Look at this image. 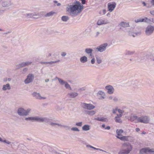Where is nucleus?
Returning <instances> with one entry per match:
<instances>
[{
  "label": "nucleus",
  "mask_w": 154,
  "mask_h": 154,
  "mask_svg": "<svg viewBox=\"0 0 154 154\" xmlns=\"http://www.w3.org/2000/svg\"><path fill=\"white\" fill-rule=\"evenodd\" d=\"M56 123L52 122L51 121L50 125L52 126L56 127Z\"/></svg>",
  "instance_id": "nucleus-54"
},
{
  "label": "nucleus",
  "mask_w": 154,
  "mask_h": 154,
  "mask_svg": "<svg viewBox=\"0 0 154 154\" xmlns=\"http://www.w3.org/2000/svg\"><path fill=\"white\" fill-rule=\"evenodd\" d=\"M55 13L53 11H51L49 13H47L45 14V17H50L53 16Z\"/></svg>",
  "instance_id": "nucleus-25"
},
{
  "label": "nucleus",
  "mask_w": 154,
  "mask_h": 154,
  "mask_svg": "<svg viewBox=\"0 0 154 154\" xmlns=\"http://www.w3.org/2000/svg\"><path fill=\"white\" fill-rule=\"evenodd\" d=\"M130 35H132L133 37H134L136 35H139L140 34V32H131L129 33Z\"/></svg>",
  "instance_id": "nucleus-33"
},
{
  "label": "nucleus",
  "mask_w": 154,
  "mask_h": 154,
  "mask_svg": "<svg viewBox=\"0 0 154 154\" xmlns=\"http://www.w3.org/2000/svg\"><path fill=\"white\" fill-rule=\"evenodd\" d=\"M34 78V75L32 74H29L27 76L26 79L25 80V84H28L32 82Z\"/></svg>",
  "instance_id": "nucleus-8"
},
{
  "label": "nucleus",
  "mask_w": 154,
  "mask_h": 154,
  "mask_svg": "<svg viewBox=\"0 0 154 154\" xmlns=\"http://www.w3.org/2000/svg\"><path fill=\"white\" fill-rule=\"evenodd\" d=\"M69 20V17L67 16H63L61 17V20L63 21L66 22Z\"/></svg>",
  "instance_id": "nucleus-34"
},
{
  "label": "nucleus",
  "mask_w": 154,
  "mask_h": 154,
  "mask_svg": "<svg viewBox=\"0 0 154 154\" xmlns=\"http://www.w3.org/2000/svg\"><path fill=\"white\" fill-rule=\"evenodd\" d=\"M61 126H62V125L60 124H58L57 123H56V127H58L61 128Z\"/></svg>",
  "instance_id": "nucleus-56"
},
{
  "label": "nucleus",
  "mask_w": 154,
  "mask_h": 154,
  "mask_svg": "<svg viewBox=\"0 0 154 154\" xmlns=\"http://www.w3.org/2000/svg\"><path fill=\"white\" fill-rule=\"evenodd\" d=\"M145 20L144 22H147L148 23H150V22H152V18L150 19H148L147 17H145L144 18H143Z\"/></svg>",
  "instance_id": "nucleus-45"
},
{
  "label": "nucleus",
  "mask_w": 154,
  "mask_h": 154,
  "mask_svg": "<svg viewBox=\"0 0 154 154\" xmlns=\"http://www.w3.org/2000/svg\"><path fill=\"white\" fill-rule=\"evenodd\" d=\"M114 97L112 96H110L109 97V100H113V97Z\"/></svg>",
  "instance_id": "nucleus-62"
},
{
  "label": "nucleus",
  "mask_w": 154,
  "mask_h": 154,
  "mask_svg": "<svg viewBox=\"0 0 154 154\" xmlns=\"http://www.w3.org/2000/svg\"><path fill=\"white\" fill-rule=\"evenodd\" d=\"M71 130L72 131H79L80 130L77 127H72L71 128Z\"/></svg>",
  "instance_id": "nucleus-44"
},
{
  "label": "nucleus",
  "mask_w": 154,
  "mask_h": 154,
  "mask_svg": "<svg viewBox=\"0 0 154 154\" xmlns=\"http://www.w3.org/2000/svg\"><path fill=\"white\" fill-rule=\"evenodd\" d=\"M33 18H38L39 17V13H34L33 15Z\"/></svg>",
  "instance_id": "nucleus-38"
},
{
  "label": "nucleus",
  "mask_w": 154,
  "mask_h": 154,
  "mask_svg": "<svg viewBox=\"0 0 154 154\" xmlns=\"http://www.w3.org/2000/svg\"><path fill=\"white\" fill-rule=\"evenodd\" d=\"M32 109L30 108H28L26 110L22 107H19L17 110V113L20 116H26L29 115L31 112Z\"/></svg>",
  "instance_id": "nucleus-3"
},
{
  "label": "nucleus",
  "mask_w": 154,
  "mask_h": 154,
  "mask_svg": "<svg viewBox=\"0 0 154 154\" xmlns=\"http://www.w3.org/2000/svg\"><path fill=\"white\" fill-rule=\"evenodd\" d=\"M132 149V146L129 143H123L118 154H129Z\"/></svg>",
  "instance_id": "nucleus-2"
},
{
  "label": "nucleus",
  "mask_w": 154,
  "mask_h": 154,
  "mask_svg": "<svg viewBox=\"0 0 154 154\" xmlns=\"http://www.w3.org/2000/svg\"><path fill=\"white\" fill-rule=\"evenodd\" d=\"M138 118V117L137 116H131L130 117L129 120L131 122H133L136 119L137 120V119Z\"/></svg>",
  "instance_id": "nucleus-31"
},
{
  "label": "nucleus",
  "mask_w": 154,
  "mask_h": 154,
  "mask_svg": "<svg viewBox=\"0 0 154 154\" xmlns=\"http://www.w3.org/2000/svg\"><path fill=\"white\" fill-rule=\"evenodd\" d=\"M81 105L82 108L88 110H92L95 108V106L91 103H81Z\"/></svg>",
  "instance_id": "nucleus-5"
},
{
  "label": "nucleus",
  "mask_w": 154,
  "mask_h": 154,
  "mask_svg": "<svg viewBox=\"0 0 154 154\" xmlns=\"http://www.w3.org/2000/svg\"><path fill=\"white\" fill-rule=\"evenodd\" d=\"M78 93L75 92H71L68 94L67 96L72 98H74L78 95Z\"/></svg>",
  "instance_id": "nucleus-15"
},
{
  "label": "nucleus",
  "mask_w": 154,
  "mask_h": 154,
  "mask_svg": "<svg viewBox=\"0 0 154 154\" xmlns=\"http://www.w3.org/2000/svg\"><path fill=\"white\" fill-rule=\"evenodd\" d=\"M86 113L90 116H93L94 115L96 112L94 110H92V111H86Z\"/></svg>",
  "instance_id": "nucleus-28"
},
{
  "label": "nucleus",
  "mask_w": 154,
  "mask_h": 154,
  "mask_svg": "<svg viewBox=\"0 0 154 154\" xmlns=\"http://www.w3.org/2000/svg\"><path fill=\"white\" fill-rule=\"evenodd\" d=\"M58 80L59 81V83L61 85H63L65 84V83H66V82H65L63 80L61 79H58Z\"/></svg>",
  "instance_id": "nucleus-39"
},
{
  "label": "nucleus",
  "mask_w": 154,
  "mask_h": 154,
  "mask_svg": "<svg viewBox=\"0 0 154 154\" xmlns=\"http://www.w3.org/2000/svg\"><path fill=\"white\" fill-rule=\"evenodd\" d=\"M66 53L65 52H62L61 53V55L62 57H64L66 55Z\"/></svg>",
  "instance_id": "nucleus-59"
},
{
  "label": "nucleus",
  "mask_w": 154,
  "mask_h": 154,
  "mask_svg": "<svg viewBox=\"0 0 154 154\" xmlns=\"http://www.w3.org/2000/svg\"><path fill=\"white\" fill-rule=\"evenodd\" d=\"M95 60L94 58L92 59L91 61V62L92 64H93L95 63Z\"/></svg>",
  "instance_id": "nucleus-60"
},
{
  "label": "nucleus",
  "mask_w": 154,
  "mask_h": 154,
  "mask_svg": "<svg viewBox=\"0 0 154 154\" xmlns=\"http://www.w3.org/2000/svg\"><path fill=\"white\" fill-rule=\"evenodd\" d=\"M121 26L123 27H126L129 26V24L128 23H126L125 22H122L120 24Z\"/></svg>",
  "instance_id": "nucleus-26"
},
{
  "label": "nucleus",
  "mask_w": 154,
  "mask_h": 154,
  "mask_svg": "<svg viewBox=\"0 0 154 154\" xmlns=\"http://www.w3.org/2000/svg\"><path fill=\"white\" fill-rule=\"evenodd\" d=\"M109 23L108 20L106 19L103 20L102 19L99 20L97 22L98 25H100L102 24H104Z\"/></svg>",
  "instance_id": "nucleus-13"
},
{
  "label": "nucleus",
  "mask_w": 154,
  "mask_h": 154,
  "mask_svg": "<svg viewBox=\"0 0 154 154\" xmlns=\"http://www.w3.org/2000/svg\"><path fill=\"white\" fill-rule=\"evenodd\" d=\"M147 57V56H146L141 57H140V60L139 61L140 62H143L145 61L146 60Z\"/></svg>",
  "instance_id": "nucleus-36"
},
{
  "label": "nucleus",
  "mask_w": 154,
  "mask_h": 154,
  "mask_svg": "<svg viewBox=\"0 0 154 154\" xmlns=\"http://www.w3.org/2000/svg\"><path fill=\"white\" fill-rule=\"evenodd\" d=\"M81 1L82 4L83 5L85 4L86 1V0H80Z\"/></svg>",
  "instance_id": "nucleus-57"
},
{
  "label": "nucleus",
  "mask_w": 154,
  "mask_h": 154,
  "mask_svg": "<svg viewBox=\"0 0 154 154\" xmlns=\"http://www.w3.org/2000/svg\"><path fill=\"white\" fill-rule=\"evenodd\" d=\"M117 110L119 113V114H118V115L119 116H122L123 113L124 112V111L119 109H118Z\"/></svg>",
  "instance_id": "nucleus-40"
},
{
  "label": "nucleus",
  "mask_w": 154,
  "mask_h": 154,
  "mask_svg": "<svg viewBox=\"0 0 154 154\" xmlns=\"http://www.w3.org/2000/svg\"><path fill=\"white\" fill-rule=\"evenodd\" d=\"M118 100V98L116 97H113V100L115 102H117Z\"/></svg>",
  "instance_id": "nucleus-55"
},
{
  "label": "nucleus",
  "mask_w": 154,
  "mask_h": 154,
  "mask_svg": "<svg viewBox=\"0 0 154 154\" xmlns=\"http://www.w3.org/2000/svg\"><path fill=\"white\" fill-rule=\"evenodd\" d=\"M32 63V61H26L21 63L19 65L20 67H22L30 65Z\"/></svg>",
  "instance_id": "nucleus-14"
},
{
  "label": "nucleus",
  "mask_w": 154,
  "mask_h": 154,
  "mask_svg": "<svg viewBox=\"0 0 154 154\" xmlns=\"http://www.w3.org/2000/svg\"><path fill=\"white\" fill-rule=\"evenodd\" d=\"M149 120L148 116H143L137 119V122L146 124L149 123Z\"/></svg>",
  "instance_id": "nucleus-6"
},
{
  "label": "nucleus",
  "mask_w": 154,
  "mask_h": 154,
  "mask_svg": "<svg viewBox=\"0 0 154 154\" xmlns=\"http://www.w3.org/2000/svg\"><path fill=\"white\" fill-rule=\"evenodd\" d=\"M32 95L33 97L37 99L41 100L45 99H46L45 97H41V95L39 93H37L36 92L33 93L32 94Z\"/></svg>",
  "instance_id": "nucleus-11"
},
{
  "label": "nucleus",
  "mask_w": 154,
  "mask_h": 154,
  "mask_svg": "<svg viewBox=\"0 0 154 154\" xmlns=\"http://www.w3.org/2000/svg\"><path fill=\"white\" fill-rule=\"evenodd\" d=\"M64 84L65 86L66 89H69L70 90H72V88L70 87V85L67 82H66Z\"/></svg>",
  "instance_id": "nucleus-37"
},
{
  "label": "nucleus",
  "mask_w": 154,
  "mask_h": 154,
  "mask_svg": "<svg viewBox=\"0 0 154 154\" xmlns=\"http://www.w3.org/2000/svg\"><path fill=\"white\" fill-rule=\"evenodd\" d=\"M82 129L84 131H88L90 129V126L88 125H85L82 127Z\"/></svg>",
  "instance_id": "nucleus-24"
},
{
  "label": "nucleus",
  "mask_w": 154,
  "mask_h": 154,
  "mask_svg": "<svg viewBox=\"0 0 154 154\" xmlns=\"http://www.w3.org/2000/svg\"><path fill=\"white\" fill-rule=\"evenodd\" d=\"M3 142L8 144H9L11 143V142L6 140H3Z\"/></svg>",
  "instance_id": "nucleus-51"
},
{
  "label": "nucleus",
  "mask_w": 154,
  "mask_h": 154,
  "mask_svg": "<svg viewBox=\"0 0 154 154\" xmlns=\"http://www.w3.org/2000/svg\"><path fill=\"white\" fill-rule=\"evenodd\" d=\"M11 89V87L9 83L3 85L2 90L4 91H6L7 90H10Z\"/></svg>",
  "instance_id": "nucleus-17"
},
{
  "label": "nucleus",
  "mask_w": 154,
  "mask_h": 154,
  "mask_svg": "<svg viewBox=\"0 0 154 154\" xmlns=\"http://www.w3.org/2000/svg\"><path fill=\"white\" fill-rule=\"evenodd\" d=\"M83 7V6L79 2L76 1L74 2L73 5H71L69 6V9L70 10V15L72 16H77L78 13L81 12Z\"/></svg>",
  "instance_id": "nucleus-1"
},
{
  "label": "nucleus",
  "mask_w": 154,
  "mask_h": 154,
  "mask_svg": "<svg viewBox=\"0 0 154 154\" xmlns=\"http://www.w3.org/2000/svg\"><path fill=\"white\" fill-rule=\"evenodd\" d=\"M27 70L28 68H25L23 69V71L24 72H26L27 71Z\"/></svg>",
  "instance_id": "nucleus-63"
},
{
  "label": "nucleus",
  "mask_w": 154,
  "mask_h": 154,
  "mask_svg": "<svg viewBox=\"0 0 154 154\" xmlns=\"http://www.w3.org/2000/svg\"><path fill=\"white\" fill-rule=\"evenodd\" d=\"M82 122H76L75 123V125L81 127L82 125Z\"/></svg>",
  "instance_id": "nucleus-46"
},
{
  "label": "nucleus",
  "mask_w": 154,
  "mask_h": 154,
  "mask_svg": "<svg viewBox=\"0 0 154 154\" xmlns=\"http://www.w3.org/2000/svg\"><path fill=\"white\" fill-rule=\"evenodd\" d=\"M45 13H46V12L43 11V12H40L39 14V15H45V14H46Z\"/></svg>",
  "instance_id": "nucleus-58"
},
{
  "label": "nucleus",
  "mask_w": 154,
  "mask_h": 154,
  "mask_svg": "<svg viewBox=\"0 0 154 154\" xmlns=\"http://www.w3.org/2000/svg\"><path fill=\"white\" fill-rule=\"evenodd\" d=\"M60 60H57L55 61H51L49 62H40V63L42 64H44L46 65H47L48 64H52L53 63H57L58 62H60Z\"/></svg>",
  "instance_id": "nucleus-23"
},
{
  "label": "nucleus",
  "mask_w": 154,
  "mask_h": 154,
  "mask_svg": "<svg viewBox=\"0 0 154 154\" xmlns=\"http://www.w3.org/2000/svg\"><path fill=\"white\" fill-rule=\"evenodd\" d=\"M116 137L122 140L123 141H129V138L131 137L130 136H123L122 137H119V136H117Z\"/></svg>",
  "instance_id": "nucleus-16"
},
{
  "label": "nucleus",
  "mask_w": 154,
  "mask_h": 154,
  "mask_svg": "<svg viewBox=\"0 0 154 154\" xmlns=\"http://www.w3.org/2000/svg\"><path fill=\"white\" fill-rule=\"evenodd\" d=\"M118 110L117 108H116L115 109H113L112 110V112L113 114H115L116 113V111Z\"/></svg>",
  "instance_id": "nucleus-52"
},
{
  "label": "nucleus",
  "mask_w": 154,
  "mask_h": 154,
  "mask_svg": "<svg viewBox=\"0 0 154 154\" xmlns=\"http://www.w3.org/2000/svg\"><path fill=\"white\" fill-rule=\"evenodd\" d=\"M11 0H2V5L4 7H8L11 5Z\"/></svg>",
  "instance_id": "nucleus-10"
},
{
  "label": "nucleus",
  "mask_w": 154,
  "mask_h": 154,
  "mask_svg": "<svg viewBox=\"0 0 154 154\" xmlns=\"http://www.w3.org/2000/svg\"><path fill=\"white\" fill-rule=\"evenodd\" d=\"M64 128L66 130H69L70 129V127L68 126L62 125L61 128Z\"/></svg>",
  "instance_id": "nucleus-48"
},
{
  "label": "nucleus",
  "mask_w": 154,
  "mask_h": 154,
  "mask_svg": "<svg viewBox=\"0 0 154 154\" xmlns=\"http://www.w3.org/2000/svg\"><path fill=\"white\" fill-rule=\"evenodd\" d=\"M86 89L85 87H82L80 89V90L81 91H85Z\"/></svg>",
  "instance_id": "nucleus-64"
},
{
  "label": "nucleus",
  "mask_w": 154,
  "mask_h": 154,
  "mask_svg": "<svg viewBox=\"0 0 154 154\" xmlns=\"http://www.w3.org/2000/svg\"><path fill=\"white\" fill-rule=\"evenodd\" d=\"M97 49V51H99L100 52H102L105 51V49Z\"/></svg>",
  "instance_id": "nucleus-53"
},
{
  "label": "nucleus",
  "mask_w": 154,
  "mask_h": 154,
  "mask_svg": "<svg viewBox=\"0 0 154 154\" xmlns=\"http://www.w3.org/2000/svg\"><path fill=\"white\" fill-rule=\"evenodd\" d=\"M123 132V131L122 129H117L116 131V134L118 136H120L121 134Z\"/></svg>",
  "instance_id": "nucleus-35"
},
{
  "label": "nucleus",
  "mask_w": 154,
  "mask_h": 154,
  "mask_svg": "<svg viewBox=\"0 0 154 154\" xmlns=\"http://www.w3.org/2000/svg\"><path fill=\"white\" fill-rule=\"evenodd\" d=\"M85 52L88 54L89 55L91 56L92 51V49H85Z\"/></svg>",
  "instance_id": "nucleus-32"
},
{
  "label": "nucleus",
  "mask_w": 154,
  "mask_h": 154,
  "mask_svg": "<svg viewBox=\"0 0 154 154\" xmlns=\"http://www.w3.org/2000/svg\"><path fill=\"white\" fill-rule=\"evenodd\" d=\"M51 122V119L46 117H44L43 122H45L46 123H48L50 125Z\"/></svg>",
  "instance_id": "nucleus-29"
},
{
  "label": "nucleus",
  "mask_w": 154,
  "mask_h": 154,
  "mask_svg": "<svg viewBox=\"0 0 154 154\" xmlns=\"http://www.w3.org/2000/svg\"><path fill=\"white\" fill-rule=\"evenodd\" d=\"M93 148H92L94 149H96V150H100V151H102L103 152H106V151L104 150H103L102 149H99V148H96L93 146L92 147Z\"/></svg>",
  "instance_id": "nucleus-50"
},
{
  "label": "nucleus",
  "mask_w": 154,
  "mask_h": 154,
  "mask_svg": "<svg viewBox=\"0 0 154 154\" xmlns=\"http://www.w3.org/2000/svg\"><path fill=\"white\" fill-rule=\"evenodd\" d=\"M96 60L97 62V63L98 64L102 62V61L100 59V58L98 57H96Z\"/></svg>",
  "instance_id": "nucleus-42"
},
{
  "label": "nucleus",
  "mask_w": 154,
  "mask_h": 154,
  "mask_svg": "<svg viewBox=\"0 0 154 154\" xmlns=\"http://www.w3.org/2000/svg\"><path fill=\"white\" fill-rule=\"evenodd\" d=\"M145 20L143 18H139L137 20H135V22L136 23H138L139 22H144Z\"/></svg>",
  "instance_id": "nucleus-41"
},
{
  "label": "nucleus",
  "mask_w": 154,
  "mask_h": 154,
  "mask_svg": "<svg viewBox=\"0 0 154 154\" xmlns=\"http://www.w3.org/2000/svg\"><path fill=\"white\" fill-rule=\"evenodd\" d=\"M116 3L115 2L109 3L108 4V10L110 12H112L115 8Z\"/></svg>",
  "instance_id": "nucleus-9"
},
{
  "label": "nucleus",
  "mask_w": 154,
  "mask_h": 154,
  "mask_svg": "<svg viewBox=\"0 0 154 154\" xmlns=\"http://www.w3.org/2000/svg\"><path fill=\"white\" fill-rule=\"evenodd\" d=\"M147 154H154V149L147 147Z\"/></svg>",
  "instance_id": "nucleus-30"
},
{
  "label": "nucleus",
  "mask_w": 154,
  "mask_h": 154,
  "mask_svg": "<svg viewBox=\"0 0 154 154\" xmlns=\"http://www.w3.org/2000/svg\"><path fill=\"white\" fill-rule=\"evenodd\" d=\"M80 62L82 63H85L87 61V58L85 56H83L80 58Z\"/></svg>",
  "instance_id": "nucleus-27"
},
{
  "label": "nucleus",
  "mask_w": 154,
  "mask_h": 154,
  "mask_svg": "<svg viewBox=\"0 0 154 154\" xmlns=\"http://www.w3.org/2000/svg\"><path fill=\"white\" fill-rule=\"evenodd\" d=\"M112 44H108L107 43H104L102 44L101 45L98 47L96 48H106L107 46L110 47V45Z\"/></svg>",
  "instance_id": "nucleus-22"
},
{
  "label": "nucleus",
  "mask_w": 154,
  "mask_h": 154,
  "mask_svg": "<svg viewBox=\"0 0 154 154\" xmlns=\"http://www.w3.org/2000/svg\"><path fill=\"white\" fill-rule=\"evenodd\" d=\"M94 119L96 120L100 121L102 122H107L108 121L107 119L104 117H98L97 118H95Z\"/></svg>",
  "instance_id": "nucleus-18"
},
{
  "label": "nucleus",
  "mask_w": 154,
  "mask_h": 154,
  "mask_svg": "<svg viewBox=\"0 0 154 154\" xmlns=\"http://www.w3.org/2000/svg\"><path fill=\"white\" fill-rule=\"evenodd\" d=\"M98 95H100L99 99L100 100H103L105 98V93L101 91H99L97 93Z\"/></svg>",
  "instance_id": "nucleus-21"
},
{
  "label": "nucleus",
  "mask_w": 154,
  "mask_h": 154,
  "mask_svg": "<svg viewBox=\"0 0 154 154\" xmlns=\"http://www.w3.org/2000/svg\"><path fill=\"white\" fill-rule=\"evenodd\" d=\"M134 54V52L133 51H127L126 53V55H131Z\"/></svg>",
  "instance_id": "nucleus-47"
},
{
  "label": "nucleus",
  "mask_w": 154,
  "mask_h": 154,
  "mask_svg": "<svg viewBox=\"0 0 154 154\" xmlns=\"http://www.w3.org/2000/svg\"><path fill=\"white\" fill-rule=\"evenodd\" d=\"M105 88L107 90V92L109 94H112L113 93L114 90L112 86H107L105 87Z\"/></svg>",
  "instance_id": "nucleus-12"
},
{
  "label": "nucleus",
  "mask_w": 154,
  "mask_h": 154,
  "mask_svg": "<svg viewBox=\"0 0 154 154\" xmlns=\"http://www.w3.org/2000/svg\"><path fill=\"white\" fill-rule=\"evenodd\" d=\"M100 34V32L97 31L94 33V36L95 37H97Z\"/></svg>",
  "instance_id": "nucleus-49"
},
{
  "label": "nucleus",
  "mask_w": 154,
  "mask_h": 154,
  "mask_svg": "<svg viewBox=\"0 0 154 154\" xmlns=\"http://www.w3.org/2000/svg\"><path fill=\"white\" fill-rule=\"evenodd\" d=\"M150 13L151 14L154 16V10L150 11Z\"/></svg>",
  "instance_id": "nucleus-61"
},
{
  "label": "nucleus",
  "mask_w": 154,
  "mask_h": 154,
  "mask_svg": "<svg viewBox=\"0 0 154 154\" xmlns=\"http://www.w3.org/2000/svg\"><path fill=\"white\" fill-rule=\"evenodd\" d=\"M154 31V26L152 25L148 26L146 29L145 34L146 35L149 36L151 35Z\"/></svg>",
  "instance_id": "nucleus-7"
},
{
  "label": "nucleus",
  "mask_w": 154,
  "mask_h": 154,
  "mask_svg": "<svg viewBox=\"0 0 154 154\" xmlns=\"http://www.w3.org/2000/svg\"><path fill=\"white\" fill-rule=\"evenodd\" d=\"M33 13H28L25 14V16L26 17H29L33 18Z\"/></svg>",
  "instance_id": "nucleus-43"
},
{
  "label": "nucleus",
  "mask_w": 154,
  "mask_h": 154,
  "mask_svg": "<svg viewBox=\"0 0 154 154\" xmlns=\"http://www.w3.org/2000/svg\"><path fill=\"white\" fill-rule=\"evenodd\" d=\"M26 121H31L32 122H43L44 117L38 116L30 117L26 118L25 119Z\"/></svg>",
  "instance_id": "nucleus-4"
},
{
  "label": "nucleus",
  "mask_w": 154,
  "mask_h": 154,
  "mask_svg": "<svg viewBox=\"0 0 154 154\" xmlns=\"http://www.w3.org/2000/svg\"><path fill=\"white\" fill-rule=\"evenodd\" d=\"M139 154H147V147L143 148L139 150Z\"/></svg>",
  "instance_id": "nucleus-20"
},
{
  "label": "nucleus",
  "mask_w": 154,
  "mask_h": 154,
  "mask_svg": "<svg viewBox=\"0 0 154 154\" xmlns=\"http://www.w3.org/2000/svg\"><path fill=\"white\" fill-rule=\"evenodd\" d=\"M122 116H120L118 115V114L116 115V116L115 117L114 120L116 122L121 123L122 122V121L121 119V118Z\"/></svg>",
  "instance_id": "nucleus-19"
}]
</instances>
